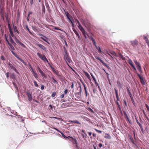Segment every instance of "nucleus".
<instances>
[{
	"label": "nucleus",
	"mask_w": 149,
	"mask_h": 149,
	"mask_svg": "<svg viewBox=\"0 0 149 149\" xmlns=\"http://www.w3.org/2000/svg\"><path fill=\"white\" fill-rule=\"evenodd\" d=\"M8 48L10 51H11L13 55L15 56L20 61L24 63V61L20 58L13 51L15 50V49L12 45L10 47H8Z\"/></svg>",
	"instance_id": "nucleus-1"
},
{
	"label": "nucleus",
	"mask_w": 149,
	"mask_h": 149,
	"mask_svg": "<svg viewBox=\"0 0 149 149\" xmlns=\"http://www.w3.org/2000/svg\"><path fill=\"white\" fill-rule=\"evenodd\" d=\"M37 55L38 57L42 60L45 62H47L50 65V64L48 60L44 55H42L40 53L38 52Z\"/></svg>",
	"instance_id": "nucleus-2"
},
{
	"label": "nucleus",
	"mask_w": 149,
	"mask_h": 149,
	"mask_svg": "<svg viewBox=\"0 0 149 149\" xmlns=\"http://www.w3.org/2000/svg\"><path fill=\"white\" fill-rule=\"evenodd\" d=\"M65 54L64 55V58L65 60L67 61L69 63H70L71 61V59L69 58L68 54L66 51H65Z\"/></svg>",
	"instance_id": "nucleus-3"
},
{
	"label": "nucleus",
	"mask_w": 149,
	"mask_h": 149,
	"mask_svg": "<svg viewBox=\"0 0 149 149\" xmlns=\"http://www.w3.org/2000/svg\"><path fill=\"white\" fill-rule=\"evenodd\" d=\"M39 35L40 36H41V37H40L41 39L43 40L44 41L47 42L48 44H50V43L48 41V40H49V39L48 38H47V37L44 36L42 34H40Z\"/></svg>",
	"instance_id": "nucleus-4"
},
{
	"label": "nucleus",
	"mask_w": 149,
	"mask_h": 149,
	"mask_svg": "<svg viewBox=\"0 0 149 149\" xmlns=\"http://www.w3.org/2000/svg\"><path fill=\"white\" fill-rule=\"evenodd\" d=\"M134 61L136 65L138 70L140 72H141L142 71L141 70V68L140 63L139 62H137L136 61Z\"/></svg>",
	"instance_id": "nucleus-5"
},
{
	"label": "nucleus",
	"mask_w": 149,
	"mask_h": 149,
	"mask_svg": "<svg viewBox=\"0 0 149 149\" xmlns=\"http://www.w3.org/2000/svg\"><path fill=\"white\" fill-rule=\"evenodd\" d=\"M37 68L39 72L41 74L42 76V77L43 78L46 79L47 78V75L41 70L39 66H38Z\"/></svg>",
	"instance_id": "nucleus-6"
},
{
	"label": "nucleus",
	"mask_w": 149,
	"mask_h": 149,
	"mask_svg": "<svg viewBox=\"0 0 149 149\" xmlns=\"http://www.w3.org/2000/svg\"><path fill=\"white\" fill-rule=\"evenodd\" d=\"M8 67L11 69L15 71L17 73L19 74V73L15 68L10 63H9L8 64Z\"/></svg>",
	"instance_id": "nucleus-7"
},
{
	"label": "nucleus",
	"mask_w": 149,
	"mask_h": 149,
	"mask_svg": "<svg viewBox=\"0 0 149 149\" xmlns=\"http://www.w3.org/2000/svg\"><path fill=\"white\" fill-rule=\"evenodd\" d=\"M96 58L99 60L103 65L106 67L108 69L110 68L108 66L107 64L105 63L103 61H102L99 57H97Z\"/></svg>",
	"instance_id": "nucleus-8"
},
{
	"label": "nucleus",
	"mask_w": 149,
	"mask_h": 149,
	"mask_svg": "<svg viewBox=\"0 0 149 149\" xmlns=\"http://www.w3.org/2000/svg\"><path fill=\"white\" fill-rule=\"evenodd\" d=\"M26 94L30 102L31 101L32 99V96L31 94L29 92H26Z\"/></svg>",
	"instance_id": "nucleus-9"
},
{
	"label": "nucleus",
	"mask_w": 149,
	"mask_h": 149,
	"mask_svg": "<svg viewBox=\"0 0 149 149\" xmlns=\"http://www.w3.org/2000/svg\"><path fill=\"white\" fill-rule=\"evenodd\" d=\"M130 42L131 43V45L134 47H135L136 46L138 43V41L136 40L131 41Z\"/></svg>",
	"instance_id": "nucleus-10"
},
{
	"label": "nucleus",
	"mask_w": 149,
	"mask_h": 149,
	"mask_svg": "<svg viewBox=\"0 0 149 149\" xmlns=\"http://www.w3.org/2000/svg\"><path fill=\"white\" fill-rule=\"evenodd\" d=\"M128 62L130 64V65L132 67V68L134 69V70H135L136 71V69L134 66L132 60L130 59H129L128 60Z\"/></svg>",
	"instance_id": "nucleus-11"
},
{
	"label": "nucleus",
	"mask_w": 149,
	"mask_h": 149,
	"mask_svg": "<svg viewBox=\"0 0 149 149\" xmlns=\"http://www.w3.org/2000/svg\"><path fill=\"white\" fill-rule=\"evenodd\" d=\"M81 32H82L83 34L84 37L85 38H87L86 35H87L88 36V33L87 32L85 31V30L84 29H82L81 30H80Z\"/></svg>",
	"instance_id": "nucleus-12"
},
{
	"label": "nucleus",
	"mask_w": 149,
	"mask_h": 149,
	"mask_svg": "<svg viewBox=\"0 0 149 149\" xmlns=\"http://www.w3.org/2000/svg\"><path fill=\"white\" fill-rule=\"evenodd\" d=\"M69 137H70L72 139V143L74 144H75L76 145V146L77 147V141L76 139L75 138H74L70 136H69Z\"/></svg>",
	"instance_id": "nucleus-13"
},
{
	"label": "nucleus",
	"mask_w": 149,
	"mask_h": 149,
	"mask_svg": "<svg viewBox=\"0 0 149 149\" xmlns=\"http://www.w3.org/2000/svg\"><path fill=\"white\" fill-rule=\"evenodd\" d=\"M76 23V24H78V28L80 29V30H81L82 29H84L81 25L79 21L77 19L75 20Z\"/></svg>",
	"instance_id": "nucleus-14"
},
{
	"label": "nucleus",
	"mask_w": 149,
	"mask_h": 149,
	"mask_svg": "<svg viewBox=\"0 0 149 149\" xmlns=\"http://www.w3.org/2000/svg\"><path fill=\"white\" fill-rule=\"evenodd\" d=\"M54 128V129H55V130H56V131H58V132L60 133L61 134H62V136L65 139H68L69 137H66V136L64 135V134L62 133L60 130H58L57 129H56V128Z\"/></svg>",
	"instance_id": "nucleus-15"
},
{
	"label": "nucleus",
	"mask_w": 149,
	"mask_h": 149,
	"mask_svg": "<svg viewBox=\"0 0 149 149\" xmlns=\"http://www.w3.org/2000/svg\"><path fill=\"white\" fill-rule=\"evenodd\" d=\"M81 91H82L81 88V86H80L79 91L78 93H76L75 94V95L77 97H79V95H81Z\"/></svg>",
	"instance_id": "nucleus-16"
},
{
	"label": "nucleus",
	"mask_w": 149,
	"mask_h": 149,
	"mask_svg": "<svg viewBox=\"0 0 149 149\" xmlns=\"http://www.w3.org/2000/svg\"><path fill=\"white\" fill-rule=\"evenodd\" d=\"M37 45L41 49L44 51H45L46 49V48L44 46L40 44H39Z\"/></svg>",
	"instance_id": "nucleus-17"
},
{
	"label": "nucleus",
	"mask_w": 149,
	"mask_h": 149,
	"mask_svg": "<svg viewBox=\"0 0 149 149\" xmlns=\"http://www.w3.org/2000/svg\"><path fill=\"white\" fill-rule=\"evenodd\" d=\"M69 122L70 123H75L78 124H80V123L78 120H69Z\"/></svg>",
	"instance_id": "nucleus-18"
},
{
	"label": "nucleus",
	"mask_w": 149,
	"mask_h": 149,
	"mask_svg": "<svg viewBox=\"0 0 149 149\" xmlns=\"http://www.w3.org/2000/svg\"><path fill=\"white\" fill-rule=\"evenodd\" d=\"M109 53L112 56H117V54L114 51H111L109 52Z\"/></svg>",
	"instance_id": "nucleus-19"
},
{
	"label": "nucleus",
	"mask_w": 149,
	"mask_h": 149,
	"mask_svg": "<svg viewBox=\"0 0 149 149\" xmlns=\"http://www.w3.org/2000/svg\"><path fill=\"white\" fill-rule=\"evenodd\" d=\"M114 90H115V92L116 95V98H117L116 101H118L119 100V97H118V95L117 91L116 88H114Z\"/></svg>",
	"instance_id": "nucleus-20"
},
{
	"label": "nucleus",
	"mask_w": 149,
	"mask_h": 149,
	"mask_svg": "<svg viewBox=\"0 0 149 149\" xmlns=\"http://www.w3.org/2000/svg\"><path fill=\"white\" fill-rule=\"evenodd\" d=\"M9 39L10 40V41L12 44L14 45L16 44L15 43V42L12 39V38L10 36Z\"/></svg>",
	"instance_id": "nucleus-21"
},
{
	"label": "nucleus",
	"mask_w": 149,
	"mask_h": 149,
	"mask_svg": "<svg viewBox=\"0 0 149 149\" xmlns=\"http://www.w3.org/2000/svg\"><path fill=\"white\" fill-rule=\"evenodd\" d=\"M144 38L146 42L147 43V45L149 47V40H148L147 37L146 36H145L144 37Z\"/></svg>",
	"instance_id": "nucleus-22"
},
{
	"label": "nucleus",
	"mask_w": 149,
	"mask_h": 149,
	"mask_svg": "<svg viewBox=\"0 0 149 149\" xmlns=\"http://www.w3.org/2000/svg\"><path fill=\"white\" fill-rule=\"evenodd\" d=\"M104 138L107 139H111V136L109 134L106 133L105 134Z\"/></svg>",
	"instance_id": "nucleus-23"
},
{
	"label": "nucleus",
	"mask_w": 149,
	"mask_h": 149,
	"mask_svg": "<svg viewBox=\"0 0 149 149\" xmlns=\"http://www.w3.org/2000/svg\"><path fill=\"white\" fill-rule=\"evenodd\" d=\"M85 75L88 78V79L90 80L91 81V79L90 78V76L89 74L87 72H85Z\"/></svg>",
	"instance_id": "nucleus-24"
},
{
	"label": "nucleus",
	"mask_w": 149,
	"mask_h": 149,
	"mask_svg": "<svg viewBox=\"0 0 149 149\" xmlns=\"http://www.w3.org/2000/svg\"><path fill=\"white\" fill-rule=\"evenodd\" d=\"M85 75L88 78V79L90 80L91 81V79L90 78V76L89 74L87 72H85Z\"/></svg>",
	"instance_id": "nucleus-25"
},
{
	"label": "nucleus",
	"mask_w": 149,
	"mask_h": 149,
	"mask_svg": "<svg viewBox=\"0 0 149 149\" xmlns=\"http://www.w3.org/2000/svg\"><path fill=\"white\" fill-rule=\"evenodd\" d=\"M32 73L34 77L36 78L37 79L38 77L37 74L34 71H33V72Z\"/></svg>",
	"instance_id": "nucleus-26"
},
{
	"label": "nucleus",
	"mask_w": 149,
	"mask_h": 149,
	"mask_svg": "<svg viewBox=\"0 0 149 149\" xmlns=\"http://www.w3.org/2000/svg\"><path fill=\"white\" fill-rule=\"evenodd\" d=\"M13 29L15 32H16L18 34H19V32L16 26H13Z\"/></svg>",
	"instance_id": "nucleus-27"
},
{
	"label": "nucleus",
	"mask_w": 149,
	"mask_h": 149,
	"mask_svg": "<svg viewBox=\"0 0 149 149\" xmlns=\"http://www.w3.org/2000/svg\"><path fill=\"white\" fill-rule=\"evenodd\" d=\"M129 138L130 140L132 143L134 145H136V143H135L134 140L133 139V138L131 136H130L129 137Z\"/></svg>",
	"instance_id": "nucleus-28"
},
{
	"label": "nucleus",
	"mask_w": 149,
	"mask_h": 149,
	"mask_svg": "<svg viewBox=\"0 0 149 149\" xmlns=\"http://www.w3.org/2000/svg\"><path fill=\"white\" fill-rule=\"evenodd\" d=\"M11 79H14L15 78V75L14 73H12L10 75Z\"/></svg>",
	"instance_id": "nucleus-29"
},
{
	"label": "nucleus",
	"mask_w": 149,
	"mask_h": 149,
	"mask_svg": "<svg viewBox=\"0 0 149 149\" xmlns=\"http://www.w3.org/2000/svg\"><path fill=\"white\" fill-rule=\"evenodd\" d=\"M9 30V32L10 33L11 35V36L13 37H14V35L12 31V29H10V30Z\"/></svg>",
	"instance_id": "nucleus-30"
},
{
	"label": "nucleus",
	"mask_w": 149,
	"mask_h": 149,
	"mask_svg": "<svg viewBox=\"0 0 149 149\" xmlns=\"http://www.w3.org/2000/svg\"><path fill=\"white\" fill-rule=\"evenodd\" d=\"M126 88H127V92H128L129 96H130V95H132L129 88L128 87H127Z\"/></svg>",
	"instance_id": "nucleus-31"
},
{
	"label": "nucleus",
	"mask_w": 149,
	"mask_h": 149,
	"mask_svg": "<svg viewBox=\"0 0 149 149\" xmlns=\"http://www.w3.org/2000/svg\"><path fill=\"white\" fill-rule=\"evenodd\" d=\"M95 47L98 50L99 53H101L102 52V51L100 47H98L96 46V47Z\"/></svg>",
	"instance_id": "nucleus-32"
},
{
	"label": "nucleus",
	"mask_w": 149,
	"mask_h": 149,
	"mask_svg": "<svg viewBox=\"0 0 149 149\" xmlns=\"http://www.w3.org/2000/svg\"><path fill=\"white\" fill-rule=\"evenodd\" d=\"M15 40L16 41V42L19 45L20 44V43L21 42H20L18 39L16 38L15 37Z\"/></svg>",
	"instance_id": "nucleus-33"
},
{
	"label": "nucleus",
	"mask_w": 149,
	"mask_h": 149,
	"mask_svg": "<svg viewBox=\"0 0 149 149\" xmlns=\"http://www.w3.org/2000/svg\"><path fill=\"white\" fill-rule=\"evenodd\" d=\"M140 80L142 84L145 85V82L143 78L141 79Z\"/></svg>",
	"instance_id": "nucleus-34"
},
{
	"label": "nucleus",
	"mask_w": 149,
	"mask_h": 149,
	"mask_svg": "<svg viewBox=\"0 0 149 149\" xmlns=\"http://www.w3.org/2000/svg\"><path fill=\"white\" fill-rule=\"evenodd\" d=\"M52 78L53 79L52 81L54 83L56 84H58L57 81L54 79V77H52Z\"/></svg>",
	"instance_id": "nucleus-35"
},
{
	"label": "nucleus",
	"mask_w": 149,
	"mask_h": 149,
	"mask_svg": "<svg viewBox=\"0 0 149 149\" xmlns=\"http://www.w3.org/2000/svg\"><path fill=\"white\" fill-rule=\"evenodd\" d=\"M88 36L89 38L91 40H92V41H93V40H94L92 36V35L89 36V35H88Z\"/></svg>",
	"instance_id": "nucleus-36"
},
{
	"label": "nucleus",
	"mask_w": 149,
	"mask_h": 149,
	"mask_svg": "<svg viewBox=\"0 0 149 149\" xmlns=\"http://www.w3.org/2000/svg\"><path fill=\"white\" fill-rule=\"evenodd\" d=\"M107 54L110 56V58H109L110 59H113V57L111 56V55L109 53L107 52Z\"/></svg>",
	"instance_id": "nucleus-37"
},
{
	"label": "nucleus",
	"mask_w": 149,
	"mask_h": 149,
	"mask_svg": "<svg viewBox=\"0 0 149 149\" xmlns=\"http://www.w3.org/2000/svg\"><path fill=\"white\" fill-rule=\"evenodd\" d=\"M117 83L118 86L121 87V84L119 81H117Z\"/></svg>",
	"instance_id": "nucleus-38"
},
{
	"label": "nucleus",
	"mask_w": 149,
	"mask_h": 149,
	"mask_svg": "<svg viewBox=\"0 0 149 149\" xmlns=\"http://www.w3.org/2000/svg\"><path fill=\"white\" fill-rule=\"evenodd\" d=\"M33 83H34V85L36 87H38V85L37 84V83L36 81L34 80Z\"/></svg>",
	"instance_id": "nucleus-39"
},
{
	"label": "nucleus",
	"mask_w": 149,
	"mask_h": 149,
	"mask_svg": "<svg viewBox=\"0 0 149 149\" xmlns=\"http://www.w3.org/2000/svg\"><path fill=\"white\" fill-rule=\"evenodd\" d=\"M130 97L131 98V100H132V102L134 104V99H133V96H132V95H130Z\"/></svg>",
	"instance_id": "nucleus-40"
},
{
	"label": "nucleus",
	"mask_w": 149,
	"mask_h": 149,
	"mask_svg": "<svg viewBox=\"0 0 149 149\" xmlns=\"http://www.w3.org/2000/svg\"><path fill=\"white\" fill-rule=\"evenodd\" d=\"M26 29L28 30V31H29V33L31 34H32V33L30 31V29H29V28L28 27V26L27 25L26 26Z\"/></svg>",
	"instance_id": "nucleus-41"
},
{
	"label": "nucleus",
	"mask_w": 149,
	"mask_h": 149,
	"mask_svg": "<svg viewBox=\"0 0 149 149\" xmlns=\"http://www.w3.org/2000/svg\"><path fill=\"white\" fill-rule=\"evenodd\" d=\"M19 45H21L23 47L25 48H26V47L21 42L20 43Z\"/></svg>",
	"instance_id": "nucleus-42"
},
{
	"label": "nucleus",
	"mask_w": 149,
	"mask_h": 149,
	"mask_svg": "<svg viewBox=\"0 0 149 149\" xmlns=\"http://www.w3.org/2000/svg\"><path fill=\"white\" fill-rule=\"evenodd\" d=\"M120 57L123 60H125V58L122 55H121L120 56Z\"/></svg>",
	"instance_id": "nucleus-43"
},
{
	"label": "nucleus",
	"mask_w": 149,
	"mask_h": 149,
	"mask_svg": "<svg viewBox=\"0 0 149 149\" xmlns=\"http://www.w3.org/2000/svg\"><path fill=\"white\" fill-rule=\"evenodd\" d=\"M73 31L74 33L77 36L79 34V33L77 32V31L75 29H73Z\"/></svg>",
	"instance_id": "nucleus-44"
},
{
	"label": "nucleus",
	"mask_w": 149,
	"mask_h": 149,
	"mask_svg": "<svg viewBox=\"0 0 149 149\" xmlns=\"http://www.w3.org/2000/svg\"><path fill=\"white\" fill-rule=\"evenodd\" d=\"M91 76H92V78L93 79V80L95 82V83H96V79H95V78L94 77V76L93 75H92L91 74Z\"/></svg>",
	"instance_id": "nucleus-45"
},
{
	"label": "nucleus",
	"mask_w": 149,
	"mask_h": 149,
	"mask_svg": "<svg viewBox=\"0 0 149 149\" xmlns=\"http://www.w3.org/2000/svg\"><path fill=\"white\" fill-rule=\"evenodd\" d=\"M84 134H85V135H84L83 134H82V135L84 138L85 137L86 138L87 137V135L86 134V133H85Z\"/></svg>",
	"instance_id": "nucleus-46"
},
{
	"label": "nucleus",
	"mask_w": 149,
	"mask_h": 149,
	"mask_svg": "<svg viewBox=\"0 0 149 149\" xmlns=\"http://www.w3.org/2000/svg\"><path fill=\"white\" fill-rule=\"evenodd\" d=\"M136 122L137 123V124L139 125V126L142 125L138 121V120L136 118Z\"/></svg>",
	"instance_id": "nucleus-47"
},
{
	"label": "nucleus",
	"mask_w": 149,
	"mask_h": 149,
	"mask_svg": "<svg viewBox=\"0 0 149 149\" xmlns=\"http://www.w3.org/2000/svg\"><path fill=\"white\" fill-rule=\"evenodd\" d=\"M1 18L2 19H3V18H4L3 17V13L2 12L1 10Z\"/></svg>",
	"instance_id": "nucleus-48"
},
{
	"label": "nucleus",
	"mask_w": 149,
	"mask_h": 149,
	"mask_svg": "<svg viewBox=\"0 0 149 149\" xmlns=\"http://www.w3.org/2000/svg\"><path fill=\"white\" fill-rule=\"evenodd\" d=\"M92 42H93V44L95 46V47H96V46H97L96 45V42H95V40H93V41H92Z\"/></svg>",
	"instance_id": "nucleus-49"
},
{
	"label": "nucleus",
	"mask_w": 149,
	"mask_h": 149,
	"mask_svg": "<svg viewBox=\"0 0 149 149\" xmlns=\"http://www.w3.org/2000/svg\"><path fill=\"white\" fill-rule=\"evenodd\" d=\"M54 29L55 30H59L62 31V30L61 29H60L58 28L57 27L55 26L54 27Z\"/></svg>",
	"instance_id": "nucleus-50"
},
{
	"label": "nucleus",
	"mask_w": 149,
	"mask_h": 149,
	"mask_svg": "<svg viewBox=\"0 0 149 149\" xmlns=\"http://www.w3.org/2000/svg\"><path fill=\"white\" fill-rule=\"evenodd\" d=\"M29 66L30 67V68L31 69V70L32 72H33V71H34L32 68V66L31 65H29Z\"/></svg>",
	"instance_id": "nucleus-51"
},
{
	"label": "nucleus",
	"mask_w": 149,
	"mask_h": 149,
	"mask_svg": "<svg viewBox=\"0 0 149 149\" xmlns=\"http://www.w3.org/2000/svg\"><path fill=\"white\" fill-rule=\"evenodd\" d=\"M137 76H138L139 77V78L140 79V80L141 79H142V78H143V77H141V76L139 74H137Z\"/></svg>",
	"instance_id": "nucleus-52"
},
{
	"label": "nucleus",
	"mask_w": 149,
	"mask_h": 149,
	"mask_svg": "<svg viewBox=\"0 0 149 149\" xmlns=\"http://www.w3.org/2000/svg\"><path fill=\"white\" fill-rule=\"evenodd\" d=\"M140 128H141V130L142 131V133H143V127L142 125L140 126Z\"/></svg>",
	"instance_id": "nucleus-53"
},
{
	"label": "nucleus",
	"mask_w": 149,
	"mask_h": 149,
	"mask_svg": "<svg viewBox=\"0 0 149 149\" xmlns=\"http://www.w3.org/2000/svg\"><path fill=\"white\" fill-rule=\"evenodd\" d=\"M8 25L9 30L12 29L10 24L9 23H8Z\"/></svg>",
	"instance_id": "nucleus-54"
},
{
	"label": "nucleus",
	"mask_w": 149,
	"mask_h": 149,
	"mask_svg": "<svg viewBox=\"0 0 149 149\" xmlns=\"http://www.w3.org/2000/svg\"><path fill=\"white\" fill-rule=\"evenodd\" d=\"M95 130L96 132H98L100 133H102V131L100 130H97L96 129H95Z\"/></svg>",
	"instance_id": "nucleus-55"
},
{
	"label": "nucleus",
	"mask_w": 149,
	"mask_h": 149,
	"mask_svg": "<svg viewBox=\"0 0 149 149\" xmlns=\"http://www.w3.org/2000/svg\"><path fill=\"white\" fill-rule=\"evenodd\" d=\"M126 118L127 119V120L129 122V123H130V124H131L132 123V122H131V120L129 119V118H128V117H127V118Z\"/></svg>",
	"instance_id": "nucleus-56"
},
{
	"label": "nucleus",
	"mask_w": 149,
	"mask_h": 149,
	"mask_svg": "<svg viewBox=\"0 0 149 149\" xmlns=\"http://www.w3.org/2000/svg\"><path fill=\"white\" fill-rule=\"evenodd\" d=\"M56 95V93L55 92H54L51 95V96L52 97H54L55 95Z\"/></svg>",
	"instance_id": "nucleus-57"
},
{
	"label": "nucleus",
	"mask_w": 149,
	"mask_h": 149,
	"mask_svg": "<svg viewBox=\"0 0 149 149\" xmlns=\"http://www.w3.org/2000/svg\"><path fill=\"white\" fill-rule=\"evenodd\" d=\"M33 3V0H30V4L32 5Z\"/></svg>",
	"instance_id": "nucleus-58"
},
{
	"label": "nucleus",
	"mask_w": 149,
	"mask_h": 149,
	"mask_svg": "<svg viewBox=\"0 0 149 149\" xmlns=\"http://www.w3.org/2000/svg\"><path fill=\"white\" fill-rule=\"evenodd\" d=\"M1 59L2 60L4 61L5 60L4 57L3 56H2L1 57Z\"/></svg>",
	"instance_id": "nucleus-59"
},
{
	"label": "nucleus",
	"mask_w": 149,
	"mask_h": 149,
	"mask_svg": "<svg viewBox=\"0 0 149 149\" xmlns=\"http://www.w3.org/2000/svg\"><path fill=\"white\" fill-rule=\"evenodd\" d=\"M145 105H146V108L149 111V107L146 104H145Z\"/></svg>",
	"instance_id": "nucleus-60"
},
{
	"label": "nucleus",
	"mask_w": 149,
	"mask_h": 149,
	"mask_svg": "<svg viewBox=\"0 0 149 149\" xmlns=\"http://www.w3.org/2000/svg\"><path fill=\"white\" fill-rule=\"evenodd\" d=\"M74 84L73 82L72 83V85L71 86V87L72 88H74Z\"/></svg>",
	"instance_id": "nucleus-61"
},
{
	"label": "nucleus",
	"mask_w": 149,
	"mask_h": 149,
	"mask_svg": "<svg viewBox=\"0 0 149 149\" xmlns=\"http://www.w3.org/2000/svg\"><path fill=\"white\" fill-rule=\"evenodd\" d=\"M93 92L94 94L95 93H96V90L95 88H94L93 89Z\"/></svg>",
	"instance_id": "nucleus-62"
},
{
	"label": "nucleus",
	"mask_w": 149,
	"mask_h": 149,
	"mask_svg": "<svg viewBox=\"0 0 149 149\" xmlns=\"http://www.w3.org/2000/svg\"><path fill=\"white\" fill-rule=\"evenodd\" d=\"M68 90L67 89H66L65 91H64V93L65 94H66L67 93H68Z\"/></svg>",
	"instance_id": "nucleus-63"
},
{
	"label": "nucleus",
	"mask_w": 149,
	"mask_h": 149,
	"mask_svg": "<svg viewBox=\"0 0 149 149\" xmlns=\"http://www.w3.org/2000/svg\"><path fill=\"white\" fill-rule=\"evenodd\" d=\"M9 72H7L6 74V76L7 78H8L9 77Z\"/></svg>",
	"instance_id": "nucleus-64"
}]
</instances>
